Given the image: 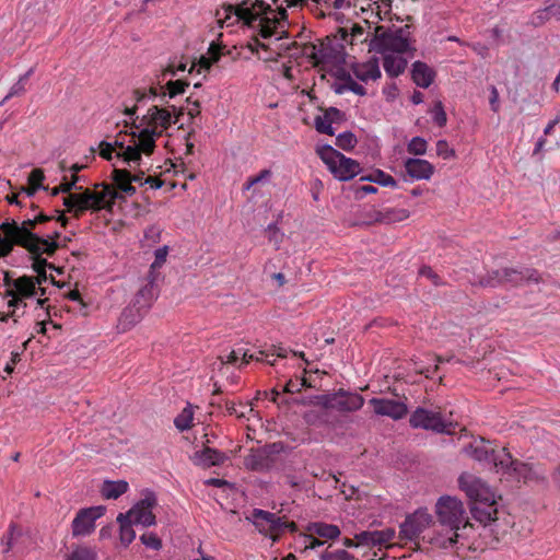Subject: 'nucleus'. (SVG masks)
Returning a JSON list of instances; mask_svg holds the SVG:
<instances>
[{
	"label": "nucleus",
	"instance_id": "54",
	"mask_svg": "<svg viewBox=\"0 0 560 560\" xmlns=\"http://www.w3.org/2000/svg\"><path fill=\"white\" fill-rule=\"evenodd\" d=\"M141 542L153 550L162 548V540L153 533L143 534L140 536Z\"/></svg>",
	"mask_w": 560,
	"mask_h": 560
},
{
	"label": "nucleus",
	"instance_id": "40",
	"mask_svg": "<svg viewBox=\"0 0 560 560\" xmlns=\"http://www.w3.org/2000/svg\"><path fill=\"white\" fill-rule=\"evenodd\" d=\"M33 73V68L28 69L24 74H22L19 80L11 86L9 93L5 95L4 100L1 102L3 104L7 100L13 96H20L25 92V85L27 83L28 78Z\"/></svg>",
	"mask_w": 560,
	"mask_h": 560
},
{
	"label": "nucleus",
	"instance_id": "2",
	"mask_svg": "<svg viewBox=\"0 0 560 560\" xmlns=\"http://www.w3.org/2000/svg\"><path fill=\"white\" fill-rule=\"evenodd\" d=\"M46 277H20L10 278L8 275L0 277V320L8 316L23 314L30 303L43 305L42 296L46 290L42 282Z\"/></svg>",
	"mask_w": 560,
	"mask_h": 560
},
{
	"label": "nucleus",
	"instance_id": "36",
	"mask_svg": "<svg viewBox=\"0 0 560 560\" xmlns=\"http://www.w3.org/2000/svg\"><path fill=\"white\" fill-rule=\"evenodd\" d=\"M260 357H255L254 354H248V352H242V362L241 364L248 363L249 360H256L259 362H266L269 365H276L278 358H287V352H258Z\"/></svg>",
	"mask_w": 560,
	"mask_h": 560
},
{
	"label": "nucleus",
	"instance_id": "52",
	"mask_svg": "<svg viewBox=\"0 0 560 560\" xmlns=\"http://www.w3.org/2000/svg\"><path fill=\"white\" fill-rule=\"evenodd\" d=\"M44 179L45 175L43 170L35 168L30 173L27 183L31 186H36V188H42V190H48L49 188L43 184Z\"/></svg>",
	"mask_w": 560,
	"mask_h": 560
},
{
	"label": "nucleus",
	"instance_id": "24",
	"mask_svg": "<svg viewBox=\"0 0 560 560\" xmlns=\"http://www.w3.org/2000/svg\"><path fill=\"white\" fill-rule=\"evenodd\" d=\"M238 352H228L225 355H219L211 363V371L214 374L215 378L226 377L228 380L232 377L231 366L235 365L241 358L237 355Z\"/></svg>",
	"mask_w": 560,
	"mask_h": 560
},
{
	"label": "nucleus",
	"instance_id": "21",
	"mask_svg": "<svg viewBox=\"0 0 560 560\" xmlns=\"http://www.w3.org/2000/svg\"><path fill=\"white\" fill-rule=\"evenodd\" d=\"M335 400L332 401V409L342 412L355 411L362 408L364 399L359 394L346 393L340 389L334 393Z\"/></svg>",
	"mask_w": 560,
	"mask_h": 560
},
{
	"label": "nucleus",
	"instance_id": "58",
	"mask_svg": "<svg viewBox=\"0 0 560 560\" xmlns=\"http://www.w3.org/2000/svg\"><path fill=\"white\" fill-rule=\"evenodd\" d=\"M489 104L492 112L498 113L500 110L499 92L494 85L490 86Z\"/></svg>",
	"mask_w": 560,
	"mask_h": 560
},
{
	"label": "nucleus",
	"instance_id": "1",
	"mask_svg": "<svg viewBox=\"0 0 560 560\" xmlns=\"http://www.w3.org/2000/svg\"><path fill=\"white\" fill-rule=\"evenodd\" d=\"M188 62L182 59H173L167 68L162 72V79H159L158 86L149 89H136L130 97L124 104V114L131 122L129 133H119L115 141L101 142L100 155L108 161L117 159L129 166H140L142 154L149 156L154 152L156 139L174 122L173 113L168 108L152 105L147 113L139 115L138 110L147 104L148 101L166 96L173 98L185 92L188 83L178 80H168L165 86L161 83L166 77H176L186 71L191 72L195 65L187 69Z\"/></svg>",
	"mask_w": 560,
	"mask_h": 560
},
{
	"label": "nucleus",
	"instance_id": "53",
	"mask_svg": "<svg viewBox=\"0 0 560 560\" xmlns=\"http://www.w3.org/2000/svg\"><path fill=\"white\" fill-rule=\"evenodd\" d=\"M552 16L551 12H549V4H547L544 9L537 10L530 20L532 25L534 26H540L548 20H550Z\"/></svg>",
	"mask_w": 560,
	"mask_h": 560
},
{
	"label": "nucleus",
	"instance_id": "17",
	"mask_svg": "<svg viewBox=\"0 0 560 560\" xmlns=\"http://www.w3.org/2000/svg\"><path fill=\"white\" fill-rule=\"evenodd\" d=\"M404 168L410 180H429L434 173L433 164L419 158L406 159Z\"/></svg>",
	"mask_w": 560,
	"mask_h": 560
},
{
	"label": "nucleus",
	"instance_id": "14",
	"mask_svg": "<svg viewBox=\"0 0 560 560\" xmlns=\"http://www.w3.org/2000/svg\"><path fill=\"white\" fill-rule=\"evenodd\" d=\"M394 528L383 530H363L354 535L357 545L364 547H387V544L395 537Z\"/></svg>",
	"mask_w": 560,
	"mask_h": 560
},
{
	"label": "nucleus",
	"instance_id": "28",
	"mask_svg": "<svg viewBox=\"0 0 560 560\" xmlns=\"http://www.w3.org/2000/svg\"><path fill=\"white\" fill-rule=\"evenodd\" d=\"M495 501L479 502L470 505L472 517L483 524L495 520L497 514Z\"/></svg>",
	"mask_w": 560,
	"mask_h": 560
},
{
	"label": "nucleus",
	"instance_id": "47",
	"mask_svg": "<svg viewBox=\"0 0 560 560\" xmlns=\"http://www.w3.org/2000/svg\"><path fill=\"white\" fill-rule=\"evenodd\" d=\"M81 179H82V177H75L73 180H69L68 176L65 175L63 182L59 186L54 187L50 192L52 196H56L59 192H69V195L67 196V197H69L70 195H72L70 192V190L72 188L81 189V187H77V183L80 182Z\"/></svg>",
	"mask_w": 560,
	"mask_h": 560
},
{
	"label": "nucleus",
	"instance_id": "12",
	"mask_svg": "<svg viewBox=\"0 0 560 560\" xmlns=\"http://www.w3.org/2000/svg\"><path fill=\"white\" fill-rule=\"evenodd\" d=\"M106 512L104 505L90 506L79 510L72 521L71 529L72 535L88 536L95 529V521L102 517Z\"/></svg>",
	"mask_w": 560,
	"mask_h": 560
},
{
	"label": "nucleus",
	"instance_id": "45",
	"mask_svg": "<svg viewBox=\"0 0 560 560\" xmlns=\"http://www.w3.org/2000/svg\"><path fill=\"white\" fill-rule=\"evenodd\" d=\"M428 142L422 137H413L407 143V151L413 155H424L427 152Z\"/></svg>",
	"mask_w": 560,
	"mask_h": 560
},
{
	"label": "nucleus",
	"instance_id": "48",
	"mask_svg": "<svg viewBox=\"0 0 560 560\" xmlns=\"http://www.w3.org/2000/svg\"><path fill=\"white\" fill-rule=\"evenodd\" d=\"M430 113L435 125H438L439 127H443L446 124V113L441 101L434 103Z\"/></svg>",
	"mask_w": 560,
	"mask_h": 560
},
{
	"label": "nucleus",
	"instance_id": "9",
	"mask_svg": "<svg viewBox=\"0 0 560 560\" xmlns=\"http://www.w3.org/2000/svg\"><path fill=\"white\" fill-rule=\"evenodd\" d=\"M410 427L413 429L430 430L435 433L452 434V422L444 420L440 412L430 411L418 407L409 418Z\"/></svg>",
	"mask_w": 560,
	"mask_h": 560
},
{
	"label": "nucleus",
	"instance_id": "4",
	"mask_svg": "<svg viewBox=\"0 0 560 560\" xmlns=\"http://www.w3.org/2000/svg\"><path fill=\"white\" fill-rule=\"evenodd\" d=\"M48 220L47 215L38 214L34 219L24 220L21 224L15 221L4 222L1 224V230L10 242L23 246L34 256L40 257L44 254L51 256L58 247L55 238L50 235L39 236L38 233L33 232L37 223Z\"/></svg>",
	"mask_w": 560,
	"mask_h": 560
},
{
	"label": "nucleus",
	"instance_id": "59",
	"mask_svg": "<svg viewBox=\"0 0 560 560\" xmlns=\"http://www.w3.org/2000/svg\"><path fill=\"white\" fill-rule=\"evenodd\" d=\"M282 448H283L282 443H280V442L266 444L265 446L260 447L261 452H266L265 455H267L268 459H271V456L273 454L280 453L282 451Z\"/></svg>",
	"mask_w": 560,
	"mask_h": 560
},
{
	"label": "nucleus",
	"instance_id": "41",
	"mask_svg": "<svg viewBox=\"0 0 560 560\" xmlns=\"http://www.w3.org/2000/svg\"><path fill=\"white\" fill-rule=\"evenodd\" d=\"M168 249H170L168 246L164 245L154 250V260L150 265V269H149L148 273L158 277V270L164 266L167 255H168Z\"/></svg>",
	"mask_w": 560,
	"mask_h": 560
},
{
	"label": "nucleus",
	"instance_id": "19",
	"mask_svg": "<svg viewBox=\"0 0 560 560\" xmlns=\"http://www.w3.org/2000/svg\"><path fill=\"white\" fill-rule=\"evenodd\" d=\"M228 459V456L211 447H203L202 450L196 451L191 456V460L196 466L202 468H209L211 466H220Z\"/></svg>",
	"mask_w": 560,
	"mask_h": 560
},
{
	"label": "nucleus",
	"instance_id": "25",
	"mask_svg": "<svg viewBox=\"0 0 560 560\" xmlns=\"http://www.w3.org/2000/svg\"><path fill=\"white\" fill-rule=\"evenodd\" d=\"M435 78L434 70L425 62L415 61L411 68V79L419 88H429Z\"/></svg>",
	"mask_w": 560,
	"mask_h": 560
},
{
	"label": "nucleus",
	"instance_id": "7",
	"mask_svg": "<svg viewBox=\"0 0 560 560\" xmlns=\"http://www.w3.org/2000/svg\"><path fill=\"white\" fill-rule=\"evenodd\" d=\"M318 154L328 170L339 180H350L361 171L360 164L357 161L346 158L329 144L319 148Z\"/></svg>",
	"mask_w": 560,
	"mask_h": 560
},
{
	"label": "nucleus",
	"instance_id": "62",
	"mask_svg": "<svg viewBox=\"0 0 560 560\" xmlns=\"http://www.w3.org/2000/svg\"><path fill=\"white\" fill-rule=\"evenodd\" d=\"M126 175L128 176V179H130L131 183H137L140 186L150 180V178H144L143 172L132 175L126 171Z\"/></svg>",
	"mask_w": 560,
	"mask_h": 560
},
{
	"label": "nucleus",
	"instance_id": "29",
	"mask_svg": "<svg viewBox=\"0 0 560 560\" xmlns=\"http://www.w3.org/2000/svg\"><path fill=\"white\" fill-rule=\"evenodd\" d=\"M148 282L144 284L136 294L133 301L140 304L142 307L149 310L152 302L156 298L155 281L156 276L148 273Z\"/></svg>",
	"mask_w": 560,
	"mask_h": 560
},
{
	"label": "nucleus",
	"instance_id": "32",
	"mask_svg": "<svg viewBox=\"0 0 560 560\" xmlns=\"http://www.w3.org/2000/svg\"><path fill=\"white\" fill-rule=\"evenodd\" d=\"M307 532L326 539H337L341 532L337 525L324 522H313L307 525Z\"/></svg>",
	"mask_w": 560,
	"mask_h": 560
},
{
	"label": "nucleus",
	"instance_id": "20",
	"mask_svg": "<svg viewBox=\"0 0 560 560\" xmlns=\"http://www.w3.org/2000/svg\"><path fill=\"white\" fill-rule=\"evenodd\" d=\"M148 312L147 308L142 307L137 302L132 301L130 305L124 308L118 319L117 328L119 331H127L136 324H138Z\"/></svg>",
	"mask_w": 560,
	"mask_h": 560
},
{
	"label": "nucleus",
	"instance_id": "46",
	"mask_svg": "<svg viewBox=\"0 0 560 560\" xmlns=\"http://www.w3.org/2000/svg\"><path fill=\"white\" fill-rule=\"evenodd\" d=\"M192 422V411L185 408L175 419L174 424L179 431L190 429Z\"/></svg>",
	"mask_w": 560,
	"mask_h": 560
},
{
	"label": "nucleus",
	"instance_id": "31",
	"mask_svg": "<svg viewBox=\"0 0 560 560\" xmlns=\"http://www.w3.org/2000/svg\"><path fill=\"white\" fill-rule=\"evenodd\" d=\"M266 452L260 448L245 457V466L252 471H267L272 467V459H268Z\"/></svg>",
	"mask_w": 560,
	"mask_h": 560
},
{
	"label": "nucleus",
	"instance_id": "30",
	"mask_svg": "<svg viewBox=\"0 0 560 560\" xmlns=\"http://www.w3.org/2000/svg\"><path fill=\"white\" fill-rule=\"evenodd\" d=\"M2 542L5 544V549L3 552H9L10 550H15L16 552H23V533L20 527L15 524H11L8 533L2 537Z\"/></svg>",
	"mask_w": 560,
	"mask_h": 560
},
{
	"label": "nucleus",
	"instance_id": "23",
	"mask_svg": "<svg viewBox=\"0 0 560 560\" xmlns=\"http://www.w3.org/2000/svg\"><path fill=\"white\" fill-rule=\"evenodd\" d=\"M459 354L460 355H456L454 353L450 354L448 352H446L445 355H443V354L435 355V359H434L435 364L433 366L421 368V369H419V372L422 374H425L427 377H433V374L439 370L438 363L454 362V363L465 364L468 366H472L475 364V360H470L467 357V352H459Z\"/></svg>",
	"mask_w": 560,
	"mask_h": 560
},
{
	"label": "nucleus",
	"instance_id": "44",
	"mask_svg": "<svg viewBox=\"0 0 560 560\" xmlns=\"http://www.w3.org/2000/svg\"><path fill=\"white\" fill-rule=\"evenodd\" d=\"M337 78L340 80V81H348V91L359 95V96H364L366 95V89L359 84L357 81L353 80L352 75L346 71H342L341 73H339L337 75Z\"/></svg>",
	"mask_w": 560,
	"mask_h": 560
},
{
	"label": "nucleus",
	"instance_id": "27",
	"mask_svg": "<svg viewBox=\"0 0 560 560\" xmlns=\"http://www.w3.org/2000/svg\"><path fill=\"white\" fill-rule=\"evenodd\" d=\"M407 67V59L400 54H383V68L390 78H396L404 73Z\"/></svg>",
	"mask_w": 560,
	"mask_h": 560
},
{
	"label": "nucleus",
	"instance_id": "64",
	"mask_svg": "<svg viewBox=\"0 0 560 560\" xmlns=\"http://www.w3.org/2000/svg\"><path fill=\"white\" fill-rule=\"evenodd\" d=\"M376 191H377V188L375 186L362 185V186L358 187L357 195L359 197H363V196L369 195V194H375Z\"/></svg>",
	"mask_w": 560,
	"mask_h": 560
},
{
	"label": "nucleus",
	"instance_id": "49",
	"mask_svg": "<svg viewBox=\"0 0 560 560\" xmlns=\"http://www.w3.org/2000/svg\"><path fill=\"white\" fill-rule=\"evenodd\" d=\"M409 217V211L406 209H386L383 213L382 220L385 222L402 221Z\"/></svg>",
	"mask_w": 560,
	"mask_h": 560
},
{
	"label": "nucleus",
	"instance_id": "16",
	"mask_svg": "<svg viewBox=\"0 0 560 560\" xmlns=\"http://www.w3.org/2000/svg\"><path fill=\"white\" fill-rule=\"evenodd\" d=\"M465 452L478 462L491 463L494 467L500 468L499 460L503 459L502 450L494 451L490 446L485 444L483 440L480 442L470 443L465 447Z\"/></svg>",
	"mask_w": 560,
	"mask_h": 560
},
{
	"label": "nucleus",
	"instance_id": "50",
	"mask_svg": "<svg viewBox=\"0 0 560 560\" xmlns=\"http://www.w3.org/2000/svg\"><path fill=\"white\" fill-rule=\"evenodd\" d=\"M319 559L320 560H354V556L349 553L345 549H338L335 551L326 550L319 556Z\"/></svg>",
	"mask_w": 560,
	"mask_h": 560
},
{
	"label": "nucleus",
	"instance_id": "61",
	"mask_svg": "<svg viewBox=\"0 0 560 560\" xmlns=\"http://www.w3.org/2000/svg\"><path fill=\"white\" fill-rule=\"evenodd\" d=\"M267 231L270 233V241H275L277 244L281 241L282 235L280 234V231L275 223H270L267 226Z\"/></svg>",
	"mask_w": 560,
	"mask_h": 560
},
{
	"label": "nucleus",
	"instance_id": "10",
	"mask_svg": "<svg viewBox=\"0 0 560 560\" xmlns=\"http://www.w3.org/2000/svg\"><path fill=\"white\" fill-rule=\"evenodd\" d=\"M433 523V517L427 509H418L412 514L406 516L400 524L399 538L410 541L418 540L421 535Z\"/></svg>",
	"mask_w": 560,
	"mask_h": 560
},
{
	"label": "nucleus",
	"instance_id": "56",
	"mask_svg": "<svg viewBox=\"0 0 560 560\" xmlns=\"http://www.w3.org/2000/svg\"><path fill=\"white\" fill-rule=\"evenodd\" d=\"M162 230L158 225H150L144 230V240L150 244L159 243Z\"/></svg>",
	"mask_w": 560,
	"mask_h": 560
},
{
	"label": "nucleus",
	"instance_id": "3",
	"mask_svg": "<svg viewBox=\"0 0 560 560\" xmlns=\"http://www.w3.org/2000/svg\"><path fill=\"white\" fill-rule=\"evenodd\" d=\"M115 183L117 190H114L109 186L102 185L98 190V186L94 190L85 189L82 192H75L69 197L63 198V205L69 211L83 212L85 210H112L115 200L121 198V194L132 196L136 192V188L132 186L130 179L126 175V171H115Z\"/></svg>",
	"mask_w": 560,
	"mask_h": 560
},
{
	"label": "nucleus",
	"instance_id": "57",
	"mask_svg": "<svg viewBox=\"0 0 560 560\" xmlns=\"http://www.w3.org/2000/svg\"><path fill=\"white\" fill-rule=\"evenodd\" d=\"M419 275L421 277H424V278H428L429 280H431L434 285L442 284V281L440 279L439 275L435 273L433 271V269L431 267H429V266L421 267L420 270H419Z\"/></svg>",
	"mask_w": 560,
	"mask_h": 560
},
{
	"label": "nucleus",
	"instance_id": "5",
	"mask_svg": "<svg viewBox=\"0 0 560 560\" xmlns=\"http://www.w3.org/2000/svg\"><path fill=\"white\" fill-rule=\"evenodd\" d=\"M435 513L447 535L438 534L429 537L428 541L443 549L453 548L459 537L458 530L469 524L463 502L455 497L443 495L435 504Z\"/></svg>",
	"mask_w": 560,
	"mask_h": 560
},
{
	"label": "nucleus",
	"instance_id": "26",
	"mask_svg": "<svg viewBox=\"0 0 560 560\" xmlns=\"http://www.w3.org/2000/svg\"><path fill=\"white\" fill-rule=\"evenodd\" d=\"M277 514L261 509H254L247 520L253 523L256 529L264 536H268V529L273 523Z\"/></svg>",
	"mask_w": 560,
	"mask_h": 560
},
{
	"label": "nucleus",
	"instance_id": "39",
	"mask_svg": "<svg viewBox=\"0 0 560 560\" xmlns=\"http://www.w3.org/2000/svg\"><path fill=\"white\" fill-rule=\"evenodd\" d=\"M303 387L314 388L316 385L311 376H303L301 380H290L283 387V392L288 394L300 393Z\"/></svg>",
	"mask_w": 560,
	"mask_h": 560
},
{
	"label": "nucleus",
	"instance_id": "42",
	"mask_svg": "<svg viewBox=\"0 0 560 560\" xmlns=\"http://www.w3.org/2000/svg\"><path fill=\"white\" fill-rule=\"evenodd\" d=\"M66 560H97V555L89 547L77 546Z\"/></svg>",
	"mask_w": 560,
	"mask_h": 560
},
{
	"label": "nucleus",
	"instance_id": "43",
	"mask_svg": "<svg viewBox=\"0 0 560 560\" xmlns=\"http://www.w3.org/2000/svg\"><path fill=\"white\" fill-rule=\"evenodd\" d=\"M358 140L351 131H343L336 137V145L345 151L352 150Z\"/></svg>",
	"mask_w": 560,
	"mask_h": 560
},
{
	"label": "nucleus",
	"instance_id": "6",
	"mask_svg": "<svg viewBox=\"0 0 560 560\" xmlns=\"http://www.w3.org/2000/svg\"><path fill=\"white\" fill-rule=\"evenodd\" d=\"M372 48L380 54H405L411 50L410 26L405 25L395 30L376 28Z\"/></svg>",
	"mask_w": 560,
	"mask_h": 560
},
{
	"label": "nucleus",
	"instance_id": "33",
	"mask_svg": "<svg viewBox=\"0 0 560 560\" xmlns=\"http://www.w3.org/2000/svg\"><path fill=\"white\" fill-rule=\"evenodd\" d=\"M128 488H129V485L125 480H117V481L106 480L103 483L101 492L105 499L116 500L120 495L126 493L128 491Z\"/></svg>",
	"mask_w": 560,
	"mask_h": 560
},
{
	"label": "nucleus",
	"instance_id": "38",
	"mask_svg": "<svg viewBox=\"0 0 560 560\" xmlns=\"http://www.w3.org/2000/svg\"><path fill=\"white\" fill-rule=\"evenodd\" d=\"M361 180L372 182V183L378 184L383 187H397L396 179L392 175H389L381 170H377L375 173H373L369 176L361 177Z\"/></svg>",
	"mask_w": 560,
	"mask_h": 560
},
{
	"label": "nucleus",
	"instance_id": "13",
	"mask_svg": "<svg viewBox=\"0 0 560 560\" xmlns=\"http://www.w3.org/2000/svg\"><path fill=\"white\" fill-rule=\"evenodd\" d=\"M156 504V498L154 493H149L139 502H137L127 513L128 518L133 524H140L144 527H149L155 524V515L152 513V508Z\"/></svg>",
	"mask_w": 560,
	"mask_h": 560
},
{
	"label": "nucleus",
	"instance_id": "60",
	"mask_svg": "<svg viewBox=\"0 0 560 560\" xmlns=\"http://www.w3.org/2000/svg\"><path fill=\"white\" fill-rule=\"evenodd\" d=\"M272 172L268 168L260 171L257 175L252 176L255 185L258 184H268L271 179Z\"/></svg>",
	"mask_w": 560,
	"mask_h": 560
},
{
	"label": "nucleus",
	"instance_id": "34",
	"mask_svg": "<svg viewBox=\"0 0 560 560\" xmlns=\"http://www.w3.org/2000/svg\"><path fill=\"white\" fill-rule=\"evenodd\" d=\"M117 522L119 523V536L121 544L124 546L130 545L136 538V532L132 528V521L128 518V515L119 513Z\"/></svg>",
	"mask_w": 560,
	"mask_h": 560
},
{
	"label": "nucleus",
	"instance_id": "63",
	"mask_svg": "<svg viewBox=\"0 0 560 560\" xmlns=\"http://www.w3.org/2000/svg\"><path fill=\"white\" fill-rule=\"evenodd\" d=\"M548 4L552 16L560 20V0H550Z\"/></svg>",
	"mask_w": 560,
	"mask_h": 560
},
{
	"label": "nucleus",
	"instance_id": "37",
	"mask_svg": "<svg viewBox=\"0 0 560 560\" xmlns=\"http://www.w3.org/2000/svg\"><path fill=\"white\" fill-rule=\"evenodd\" d=\"M335 400L334 394L315 395L306 399H294L293 402L298 405H314L320 406L325 409H332V401Z\"/></svg>",
	"mask_w": 560,
	"mask_h": 560
},
{
	"label": "nucleus",
	"instance_id": "55",
	"mask_svg": "<svg viewBox=\"0 0 560 560\" xmlns=\"http://www.w3.org/2000/svg\"><path fill=\"white\" fill-rule=\"evenodd\" d=\"M436 153L444 160H450L455 156V151L452 149L446 140H439L436 142Z\"/></svg>",
	"mask_w": 560,
	"mask_h": 560
},
{
	"label": "nucleus",
	"instance_id": "15",
	"mask_svg": "<svg viewBox=\"0 0 560 560\" xmlns=\"http://www.w3.org/2000/svg\"><path fill=\"white\" fill-rule=\"evenodd\" d=\"M370 404L373 406L376 415L387 416L394 420L404 418L408 412L407 406L398 400L372 398Z\"/></svg>",
	"mask_w": 560,
	"mask_h": 560
},
{
	"label": "nucleus",
	"instance_id": "35",
	"mask_svg": "<svg viewBox=\"0 0 560 560\" xmlns=\"http://www.w3.org/2000/svg\"><path fill=\"white\" fill-rule=\"evenodd\" d=\"M331 114H336V115L339 114V109H337L335 107H330L329 109H327L325 112V114L323 116H317L315 118V129L319 133H324V135H328V136L335 135V129L332 127V120L330 117Z\"/></svg>",
	"mask_w": 560,
	"mask_h": 560
},
{
	"label": "nucleus",
	"instance_id": "51",
	"mask_svg": "<svg viewBox=\"0 0 560 560\" xmlns=\"http://www.w3.org/2000/svg\"><path fill=\"white\" fill-rule=\"evenodd\" d=\"M284 533V520L283 517L276 516L273 523L268 529V536L272 541H278L280 539V535Z\"/></svg>",
	"mask_w": 560,
	"mask_h": 560
},
{
	"label": "nucleus",
	"instance_id": "18",
	"mask_svg": "<svg viewBox=\"0 0 560 560\" xmlns=\"http://www.w3.org/2000/svg\"><path fill=\"white\" fill-rule=\"evenodd\" d=\"M502 454L503 459L499 460L500 469L509 475L516 476L518 480L523 479L524 481H527L532 478V468L528 464L513 459L506 448H502Z\"/></svg>",
	"mask_w": 560,
	"mask_h": 560
},
{
	"label": "nucleus",
	"instance_id": "11",
	"mask_svg": "<svg viewBox=\"0 0 560 560\" xmlns=\"http://www.w3.org/2000/svg\"><path fill=\"white\" fill-rule=\"evenodd\" d=\"M458 486L464 491L471 504L493 501V493L480 479L470 474H462L458 478Z\"/></svg>",
	"mask_w": 560,
	"mask_h": 560
},
{
	"label": "nucleus",
	"instance_id": "22",
	"mask_svg": "<svg viewBox=\"0 0 560 560\" xmlns=\"http://www.w3.org/2000/svg\"><path fill=\"white\" fill-rule=\"evenodd\" d=\"M352 74L362 82L375 81L381 78V69L376 58L366 62L353 63L351 67Z\"/></svg>",
	"mask_w": 560,
	"mask_h": 560
},
{
	"label": "nucleus",
	"instance_id": "8",
	"mask_svg": "<svg viewBox=\"0 0 560 560\" xmlns=\"http://www.w3.org/2000/svg\"><path fill=\"white\" fill-rule=\"evenodd\" d=\"M539 275L533 269H513L504 268L501 270H492L479 280L482 287H497L503 283L520 284L523 281L538 282Z\"/></svg>",
	"mask_w": 560,
	"mask_h": 560
}]
</instances>
